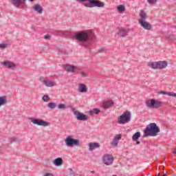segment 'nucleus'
<instances>
[{
    "label": "nucleus",
    "mask_w": 176,
    "mask_h": 176,
    "mask_svg": "<svg viewBox=\"0 0 176 176\" xmlns=\"http://www.w3.org/2000/svg\"><path fill=\"white\" fill-rule=\"evenodd\" d=\"M166 95L170 97H176V94L174 92H166Z\"/></svg>",
    "instance_id": "72a5a7b5"
},
{
    "label": "nucleus",
    "mask_w": 176,
    "mask_h": 176,
    "mask_svg": "<svg viewBox=\"0 0 176 176\" xmlns=\"http://www.w3.org/2000/svg\"><path fill=\"white\" fill-rule=\"evenodd\" d=\"M122 140V135H116L114 138L113 141L111 142L112 146L114 148L118 146V144H119V140Z\"/></svg>",
    "instance_id": "ddd939ff"
},
{
    "label": "nucleus",
    "mask_w": 176,
    "mask_h": 176,
    "mask_svg": "<svg viewBox=\"0 0 176 176\" xmlns=\"http://www.w3.org/2000/svg\"><path fill=\"white\" fill-rule=\"evenodd\" d=\"M141 137V133L140 132H136L133 136H132V140L133 141H137L138 138Z\"/></svg>",
    "instance_id": "cd10ccee"
},
{
    "label": "nucleus",
    "mask_w": 176,
    "mask_h": 176,
    "mask_svg": "<svg viewBox=\"0 0 176 176\" xmlns=\"http://www.w3.org/2000/svg\"><path fill=\"white\" fill-rule=\"evenodd\" d=\"M89 151H94V149H96V148H100V144L98 143H96V142H91L89 144Z\"/></svg>",
    "instance_id": "412c9836"
},
{
    "label": "nucleus",
    "mask_w": 176,
    "mask_h": 176,
    "mask_svg": "<svg viewBox=\"0 0 176 176\" xmlns=\"http://www.w3.org/2000/svg\"><path fill=\"white\" fill-rule=\"evenodd\" d=\"M78 91L80 93H87V88L86 87V85L84 84H80L78 87Z\"/></svg>",
    "instance_id": "5701e85b"
},
{
    "label": "nucleus",
    "mask_w": 176,
    "mask_h": 176,
    "mask_svg": "<svg viewBox=\"0 0 176 176\" xmlns=\"http://www.w3.org/2000/svg\"><path fill=\"white\" fill-rule=\"evenodd\" d=\"M99 53H104L105 52V48L104 47H100L98 49Z\"/></svg>",
    "instance_id": "c9c22d12"
},
{
    "label": "nucleus",
    "mask_w": 176,
    "mask_h": 176,
    "mask_svg": "<svg viewBox=\"0 0 176 176\" xmlns=\"http://www.w3.org/2000/svg\"><path fill=\"white\" fill-rule=\"evenodd\" d=\"M140 17L142 19H139V21H145V20H146V13L145 12H141L140 13Z\"/></svg>",
    "instance_id": "7c9ffc66"
},
{
    "label": "nucleus",
    "mask_w": 176,
    "mask_h": 176,
    "mask_svg": "<svg viewBox=\"0 0 176 176\" xmlns=\"http://www.w3.org/2000/svg\"><path fill=\"white\" fill-rule=\"evenodd\" d=\"M14 141H16V140L14 138L11 139V142H14Z\"/></svg>",
    "instance_id": "79ce46f5"
},
{
    "label": "nucleus",
    "mask_w": 176,
    "mask_h": 176,
    "mask_svg": "<svg viewBox=\"0 0 176 176\" xmlns=\"http://www.w3.org/2000/svg\"><path fill=\"white\" fill-rule=\"evenodd\" d=\"M27 0H10L12 5L15 8H20V5H24Z\"/></svg>",
    "instance_id": "9b49d317"
},
{
    "label": "nucleus",
    "mask_w": 176,
    "mask_h": 176,
    "mask_svg": "<svg viewBox=\"0 0 176 176\" xmlns=\"http://www.w3.org/2000/svg\"><path fill=\"white\" fill-rule=\"evenodd\" d=\"M158 69H164V68H166L167 65H168V63L166 60L163 61H158Z\"/></svg>",
    "instance_id": "4468645a"
},
{
    "label": "nucleus",
    "mask_w": 176,
    "mask_h": 176,
    "mask_svg": "<svg viewBox=\"0 0 176 176\" xmlns=\"http://www.w3.org/2000/svg\"><path fill=\"white\" fill-rule=\"evenodd\" d=\"M146 105L148 108H160L163 105V102L155 100V99H151L146 101Z\"/></svg>",
    "instance_id": "423d86ee"
},
{
    "label": "nucleus",
    "mask_w": 176,
    "mask_h": 176,
    "mask_svg": "<svg viewBox=\"0 0 176 176\" xmlns=\"http://www.w3.org/2000/svg\"><path fill=\"white\" fill-rule=\"evenodd\" d=\"M117 10L119 13H123L126 10V6L124 5H120L117 7Z\"/></svg>",
    "instance_id": "bb28decb"
},
{
    "label": "nucleus",
    "mask_w": 176,
    "mask_h": 176,
    "mask_svg": "<svg viewBox=\"0 0 176 176\" xmlns=\"http://www.w3.org/2000/svg\"><path fill=\"white\" fill-rule=\"evenodd\" d=\"M128 31L124 28L120 29L118 32L119 36H122V38H124V36H127Z\"/></svg>",
    "instance_id": "f3484780"
},
{
    "label": "nucleus",
    "mask_w": 176,
    "mask_h": 176,
    "mask_svg": "<svg viewBox=\"0 0 176 176\" xmlns=\"http://www.w3.org/2000/svg\"><path fill=\"white\" fill-rule=\"evenodd\" d=\"M63 158L58 157L53 161V164H54L56 167H60V166L63 164Z\"/></svg>",
    "instance_id": "2eb2a0df"
},
{
    "label": "nucleus",
    "mask_w": 176,
    "mask_h": 176,
    "mask_svg": "<svg viewBox=\"0 0 176 176\" xmlns=\"http://www.w3.org/2000/svg\"><path fill=\"white\" fill-rule=\"evenodd\" d=\"M2 64L5 67H8V68H14V67H16L14 63L10 62V61H4L2 63Z\"/></svg>",
    "instance_id": "aec40b11"
},
{
    "label": "nucleus",
    "mask_w": 176,
    "mask_h": 176,
    "mask_svg": "<svg viewBox=\"0 0 176 176\" xmlns=\"http://www.w3.org/2000/svg\"><path fill=\"white\" fill-rule=\"evenodd\" d=\"M148 66L153 69H158V62H149Z\"/></svg>",
    "instance_id": "4be33fe9"
},
{
    "label": "nucleus",
    "mask_w": 176,
    "mask_h": 176,
    "mask_svg": "<svg viewBox=\"0 0 176 176\" xmlns=\"http://www.w3.org/2000/svg\"><path fill=\"white\" fill-rule=\"evenodd\" d=\"M158 93H159V94H164V96L167 95V92L166 91H160Z\"/></svg>",
    "instance_id": "4c0bfd02"
},
{
    "label": "nucleus",
    "mask_w": 176,
    "mask_h": 176,
    "mask_svg": "<svg viewBox=\"0 0 176 176\" xmlns=\"http://www.w3.org/2000/svg\"><path fill=\"white\" fill-rule=\"evenodd\" d=\"M102 162L106 166H111L113 164V156L109 154H106L103 155Z\"/></svg>",
    "instance_id": "6e6552de"
},
{
    "label": "nucleus",
    "mask_w": 176,
    "mask_h": 176,
    "mask_svg": "<svg viewBox=\"0 0 176 176\" xmlns=\"http://www.w3.org/2000/svg\"><path fill=\"white\" fill-rule=\"evenodd\" d=\"M81 75H82V76H84V77L87 76V75L86 73H85V72H82V73H81Z\"/></svg>",
    "instance_id": "ea45409f"
},
{
    "label": "nucleus",
    "mask_w": 176,
    "mask_h": 176,
    "mask_svg": "<svg viewBox=\"0 0 176 176\" xmlns=\"http://www.w3.org/2000/svg\"><path fill=\"white\" fill-rule=\"evenodd\" d=\"M131 120V112L126 111L122 115L118 118V123L120 124H124L129 123Z\"/></svg>",
    "instance_id": "20e7f679"
},
{
    "label": "nucleus",
    "mask_w": 176,
    "mask_h": 176,
    "mask_svg": "<svg viewBox=\"0 0 176 176\" xmlns=\"http://www.w3.org/2000/svg\"><path fill=\"white\" fill-rule=\"evenodd\" d=\"M58 109H67V106H65V104H59L58 105Z\"/></svg>",
    "instance_id": "473e14b6"
},
{
    "label": "nucleus",
    "mask_w": 176,
    "mask_h": 176,
    "mask_svg": "<svg viewBox=\"0 0 176 176\" xmlns=\"http://www.w3.org/2000/svg\"><path fill=\"white\" fill-rule=\"evenodd\" d=\"M8 47H9V44H8V43H1L0 44V49H1L2 50H3L5 49H8Z\"/></svg>",
    "instance_id": "2f4dec72"
},
{
    "label": "nucleus",
    "mask_w": 176,
    "mask_h": 176,
    "mask_svg": "<svg viewBox=\"0 0 176 176\" xmlns=\"http://www.w3.org/2000/svg\"><path fill=\"white\" fill-rule=\"evenodd\" d=\"M74 38L85 47H89L94 41V35L90 30L76 32L74 33Z\"/></svg>",
    "instance_id": "f257e3e1"
},
{
    "label": "nucleus",
    "mask_w": 176,
    "mask_h": 176,
    "mask_svg": "<svg viewBox=\"0 0 176 176\" xmlns=\"http://www.w3.org/2000/svg\"><path fill=\"white\" fill-rule=\"evenodd\" d=\"M144 131V137H156L159 135V133H160V128L156 123L152 122L148 124L145 129Z\"/></svg>",
    "instance_id": "f03ea898"
},
{
    "label": "nucleus",
    "mask_w": 176,
    "mask_h": 176,
    "mask_svg": "<svg viewBox=\"0 0 176 176\" xmlns=\"http://www.w3.org/2000/svg\"><path fill=\"white\" fill-rule=\"evenodd\" d=\"M49 38H50V35L47 34L45 36L44 39H49Z\"/></svg>",
    "instance_id": "58836bf2"
},
{
    "label": "nucleus",
    "mask_w": 176,
    "mask_h": 176,
    "mask_svg": "<svg viewBox=\"0 0 176 176\" xmlns=\"http://www.w3.org/2000/svg\"><path fill=\"white\" fill-rule=\"evenodd\" d=\"M34 10H35V12H37V13L41 14L42 13L43 9L42 8V6H41V5L39 4H35L34 6H32Z\"/></svg>",
    "instance_id": "a211bd4d"
},
{
    "label": "nucleus",
    "mask_w": 176,
    "mask_h": 176,
    "mask_svg": "<svg viewBox=\"0 0 176 176\" xmlns=\"http://www.w3.org/2000/svg\"><path fill=\"white\" fill-rule=\"evenodd\" d=\"M150 5H153L157 2V0H147Z\"/></svg>",
    "instance_id": "f704fd0d"
},
{
    "label": "nucleus",
    "mask_w": 176,
    "mask_h": 176,
    "mask_svg": "<svg viewBox=\"0 0 176 176\" xmlns=\"http://www.w3.org/2000/svg\"><path fill=\"white\" fill-rule=\"evenodd\" d=\"M76 2L82 3L83 2H89L83 3L85 8H104L105 4L98 0H76Z\"/></svg>",
    "instance_id": "7ed1b4c3"
},
{
    "label": "nucleus",
    "mask_w": 176,
    "mask_h": 176,
    "mask_svg": "<svg viewBox=\"0 0 176 176\" xmlns=\"http://www.w3.org/2000/svg\"><path fill=\"white\" fill-rule=\"evenodd\" d=\"M42 100L44 101V102H49V101H50V97L47 95H44L42 97Z\"/></svg>",
    "instance_id": "c756f323"
},
{
    "label": "nucleus",
    "mask_w": 176,
    "mask_h": 176,
    "mask_svg": "<svg viewBox=\"0 0 176 176\" xmlns=\"http://www.w3.org/2000/svg\"><path fill=\"white\" fill-rule=\"evenodd\" d=\"M65 142L67 146H69L70 148H72V146H78L80 145V142L79 140L74 139L72 138V136H67L65 140Z\"/></svg>",
    "instance_id": "39448f33"
},
{
    "label": "nucleus",
    "mask_w": 176,
    "mask_h": 176,
    "mask_svg": "<svg viewBox=\"0 0 176 176\" xmlns=\"http://www.w3.org/2000/svg\"><path fill=\"white\" fill-rule=\"evenodd\" d=\"M173 153H174V154H175V153H176V150H175H175H173Z\"/></svg>",
    "instance_id": "37998d69"
},
{
    "label": "nucleus",
    "mask_w": 176,
    "mask_h": 176,
    "mask_svg": "<svg viewBox=\"0 0 176 176\" xmlns=\"http://www.w3.org/2000/svg\"><path fill=\"white\" fill-rule=\"evenodd\" d=\"M167 175L166 174L164 175V176Z\"/></svg>",
    "instance_id": "a18cd8bd"
},
{
    "label": "nucleus",
    "mask_w": 176,
    "mask_h": 176,
    "mask_svg": "<svg viewBox=\"0 0 176 176\" xmlns=\"http://www.w3.org/2000/svg\"><path fill=\"white\" fill-rule=\"evenodd\" d=\"M100 112H101V111L99 109L94 108V109L89 110L88 113L91 116H93V115H98V113H100Z\"/></svg>",
    "instance_id": "6ab92c4d"
},
{
    "label": "nucleus",
    "mask_w": 176,
    "mask_h": 176,
    "mask_svg": "<svg viewBox=\"0 0 176 176\" xmlns=\"http://www.w3.org/2000/svg\"><path fill=\"white\" fill-rule=\"evenodd\" d=\"M139 24L142 27V28L147 31H151V30H152V25L146 21H139Z\"/></svg>",
    "instance_id": "9d476101"
},
{
    "label": "nucleus",
    "mask_w": 176,
    "mask_h": 176,
    "mask_svg": "<svg viewBox=\"0 0 176 176\" xmlns=\"http://www.w3.org/2000/svg\"><path fill=\"white\" fill-rule=\"evenodd\" d=\"M35 0H29V2H34Z\"/></svg>",
    "instance_id": "c03bdc74"
},
{
    "label": "nucleus",
    "mask_w": 176,
    "mask_h": 176,
    "mask_svg": "<svg viewBox=\"0 0 176 176\" xmlns=\"http://www.w3.org/2000/svg\"><path fill=\"white\" fill-rule=\"evenodd\" d=\"M74 115L76 116L77 120H80L81 122L89 120V116L87 115L83 114L78 111H74Z\"/></svg>",
    "instance_id": "1a4fd4ad"
},
{
    "label": "nucleus",
    "mask_w": 176,
    "mask_h": 176,
    "mask_svg": "<svg viewBox=\"0 0 176 176\" xmlns=\"http://www.w3.org/2000/svg\"><path fill=\"white\" fill-rule=\"evenodd\" d=\"M8 104V100H6V96H0V107Z\"/></svg>",
    "instance_id": "393cba45"
},
{
    "label": "nucleus",
    "mask_w": 176,
    "mask_h": 176,
    "mask_svg": "<svg viewBox=\"0 0 176 176\" xmlns=\"http://www.w3.org/2000/svg\"><path fill=\"white\" fill-rule=\"evenodd\" d=\"M65 69L67 72H76V67L75 66L66 65H65Z\"/></svg>",
    "instance_id": "dca6fc26"
},
{
    "label": "nucleus",
    "mask_w": 176,
    "mask_h": 176,
    "mask_svg": "<svg viewBox=\"0 0 176 176\" xmlns=\"http://www.w3.org/2000/svg\"><path fill=\"white\" fill-rule=\"evenodd\" d=\"M29 120L33 123V124H37V126H43V127H47L50 126V123L43 120L34 119L30 118Z\"/></svg>",
    "instance_id": "0eeeda50"
},
{
    "label": "nucleus",
    "mask_w": 176,
    "mask_h": 176,
    "mask_svg": "<svg viewBox=\"0 0 176 176\" xmlns=\"http://www.w3.org/2000/svg\"><path fill=\"white\" fill-rule=\"evenodd\" d=\"M166 39L169 43H170L171 42H174V41H175V36L173 34H170L168 36H166Z\"/></svg>",
    "instance_id": "a878e982"
},
{
    "label": "nucleus",
    "mask_w": 176,
    "mask_h": 176,
    "mask_svg": "<svg viewBox=\"0 0 176 176\" xmlns=\"http://www.w3.org/2000/svg\"><path fill=\"white\" fill-rule=\"evenodd\" d=\"M47 108H50V109H56V103L54 102H49L47 104Z\"/></svg>",
    "instance_id": "c85d7f7f"
},
{
    "label": "nucleus",
    "mask_w": 176,
    "mask_h": 176,
    "mask_svg": "<svg viewBox=\"0 0 176 176\" xmlns=\"http://www.w3.org/2000/svg\"><path fill=\"white\" fill-rule=\"evenodd\" d=\"M140 143H141V142H140V141L136 140V144H137V145H140Z\"/></svg>",
    "instance_id": "a19ab883"
},
{
    "label": "nucleus",
    "mask_w": 176,
    "mask_h": 176,
    "mask_svg": "<svg viewBox=\"0 0 176 176\" xmlns=\"http://www.w3.org/2000/svg\"><path fill=\"white\" fill-rule=\"evenodd\" d=\"M69 174L70 175H74L75 174V172L72 170V168H69Z\"/></svg>",
    "instance_id": "e433bc0d"
},
{
    "label": "nucleus",
    "mask_w": 176,
    "mask_h": 176,
    "mask_svg": "<svg viewBox=\"0 0 176 176\" xmlns=\"http://www.w3.org/2000/svg\"><path fill=\"white\" fill-rule=\"evenodd\" d=\"M42 82L47 86V87H53V86H54V82L49 80H43Z\"/></svg>",
    "instance_id": "b1692460"
},
{
    "label": "nucleus",
    "mask_w": 176,
    "mask_h": 176,
    "mask_svg": "<svg viewBox=\"0 0 176 176\" xmlns=\"http://www.w3.org/2000/svg\"><path fill=\"white\" fill-rule=\"evenodd\" d=\"M113 101L109 100V101L103 102L102 104V108H103V109H108L109 108H111V107H113Z\"/></svg>",
    "instance_id": "f8f14e48"
}]
</instances>
